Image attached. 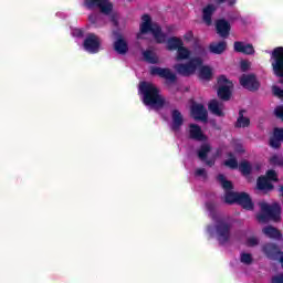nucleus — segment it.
I'll list each match as a JSON object with an SVG mask.
<instances>
[{"label":"nucleus","instance_id":"f257e3e1","mask_svg":"<svg viewBox=\"0 0 283 283\" xmlns=\"http://www.w3.org/2000/svg\"><path fill=\"white\" fill-rule=\"evenodd\" d=\"M168 50H177L176 61H187V63H178L174 65V70L181 76H193L196 70L202 65L207 56V50L202 45H197L192 50L185 46V42L180 38H170L167 41Z\"/></svg>","mask_w":283,"mask_h":283},{"label":"nucleus","instance_id":"f03ea898","mask_svg":"<svg viewBox=\"0 0 283 283\" xmlns=\"http://www.w3.org/2000/svg\"><path fill=\"white\" fill-rule=\"evenodd\" d=\"M218 180L221 184L222 188L226 189V202L228 205H233V202H238L243 209L251 211L253 209V201H251V197H249L245 192H232L231 181H227V178L223 175L218 176Z\"/></svg>","mask_w":283,"mask_h":283},{"label":"nucleus","instance_id":"7ed1b4c3","mask_svg":"<svg viewBox=\"0 0 283 283\" xmlns=\"http://www.w3.org/2000/svg\"><path fill=\"white\" fill-rule=\"evenodd\" d=\"M139 92L143 94V103L153 107V109H160L165 105V97L160 95V90L150 82H142L139 84Z\"/></svg>","mask_w":283,"mask_h":283},{"label":"nucleus","instance_id":"20e7f679","mask_svg":"<svg viewBox=\"0 0 283 283\" xmlns=\"http://www.w3.org/2000/svg\"><path fill=\"white\" fill-rule=\"evenodd\" d=\"M148 32H151L157 43H165V41H167V35L160 32V27L157 23L151 22V17L145 14L142 17L137 39H143V34H147Z\"/></svg>","mask_w":283,"mask_h":283},{"label":"nucleus","instance_id":"39448f33","mask_svg":"<svg viewBox=\"0 0 283 283\" xmlns=\"http://www.w3.org/2000/svg\"><path fill=\"white\" fill-rule=\"evenodd\" d=\"M210 217L212 218L213 222L217 224V238L221 244H224L226 242H229V239L231 238V226L229 224V221L221 217L220 213L217 212H210Z\"/></svg>","mask_w":283,"mask_h":283},{"label":"nucleus","instance_id":"423d86ee","mask_svg":"<svg viewBox=\"0 0 283 283\" xmlns=\"http://www.w3.org/2000/svg\"><path fill=\"white\" fill-rule=\"evenodd\" d=\"M259 207L261 209V213L258 216L259 222H269V220L277 222L280 220L281 208L279 203L269 205L261 201Z\"/></svg>","mask_w":283,"mask_h":283},{"label":"nucleus","instance_id":"0eeeda50","mask_svg":"<svg viewBox=\"0 0 283 283\" xmlns=\"http://www.w3.org/2000/svg\"><path fill=\"white\" fill-rule=\"evenodd\" d=\"M84 6H86L88 10L98 8L102 14H106L107 17L114 14V4L109 0H85Z\"/></svg>","mask_w":283,"mask_h":283},{"label":"nucleus","instance_id":"6e6552de","mask_svg":"<svg viewBox=\"0 0 283 283\" xmlns=\"http://www.w3.org/2000/svg\"><path fill=\"white\" fill-rule=\"evenodd\" d=\"M218 96L221 101H229L231 98V91L233 90V82L229 81L227 76L221 75L218 78Z\"/></svg>","mask_w":283,"mask_h":283},{"label":"nucleus","instance_id":"1a4fd4ad","mask_svg":"<svg viewBox=\"0 0 283 283\" xmlns=\"http://www.w3.org/2000/svg\"><path fill=\"white\" fill-rule=\"evenodd\" d=\"M277 182V172L275 170H268L266 177H260L258 179V189L261 191H271L273 189V184Z\"/></svg>","mask_w":283,"mask_h":283},{"label":"nucleus","instance_id":"9d476101","mask_svg":"<svg viewBox=\"0 0 283 283\" xmlns=\"http://www.w3.org/2000/svg\"><path fill=\"white\" fill-rule=\"evenodd\" d=\"M84 50L91 54H96L101 50V39L94 34H90L84 41Z\"/></svg>","mask_w":283,"mask_h":283},{"label":"nucleus","instance_id":"9b49d317","mask_svg":"<svg viewBox=\"0 0 283 283\" xmlns=\"http://www.w3.org/2000/svg\"><path fill=\"white\" fill-rule=\"evenodd\" d=\"M240 84L245 90H249L250 92H255V90L260 88V82L255 78V75H242L240 77Z\"/></svg>","mask_w":283,"mask_h":283},{"label":"nucleus","instance_id":"f8f14e48","mask_svg":"<svg viewBox=\"0 0 283 283\" xmlns=\"http://www.w3.org/2000/svg\"><path fill=\"white\" fill-rule=\"evenodd\" d=\"M150 74H153V76H160V78H166L168 83H176V74H174V72H171L169 69L156 66L150 70Z\"/></svg>","mask_w":283,"mask_h":283},{"label":"nucleus","instance_id":"ddd939ff","mask_svg":"<svg viewBox=\"0 0 283 283\" xmlns=\"http://www.w3.org/2000/svg\"><path fill=\"white\" fill-rule=\"evenodd\" d=\"M191 116L195 120H207V108L202 104H192Z\"/></svg>","mask_w":283,"mask_h":283},{"label":"nucleus","instance_id":"4468645a","mask_svg":"<svg viewBox=\"0 0 283 283\" xmlns=\"http://www.w3.org/2000/svg\"><path fill=\"white\" fill-rule=\"evenodd\" d=\"M208 107L209 111L216 116H224V104L218 99L210 101Z\"/></svg>","mask_w":283,"mask_h":283},{"label":"nucleus","instance_id":"2eb2a0df","mask_svg":"<svg viewBox=\"0 0 283 283\" xmlns=\"http://www.w3.org/2000/svg\"><path fill=\"white\" fill-rule=\"evenodd\" d=\"M283 143V128H275L273 136L270 139V145L274 148L277 149L280 145Z\"/></svg>","mask_w":283,"mask_h":283},{"label":"nucleus","instance_id":"dca6fc26","mask_svg":"<svg viewBox=\"0 0 283 283\" xmlns=\"http://www.w3.org/2000/svg\"><path fill=\"white\" fill-rule=\"evenodd\" d=\"M189 134L190 138H193L195 140H207V136L202 134V128L196 124L190 125Z\"/></svg>","mask_w":283,"mask_h":283},{"label":"nucleus","instance_id":"f3484780","mask_svg":"<svg viewBox=\"0 0 283 283\" xmlns=\"http://www.w3.org/2000/svg\"><path fill=\"white\" fill-rule=\"evenodd\" d=\"M234 51L241 52L242 54H254L255 52L253 45L247 44L244 42H234Z\"/></svg>","mask_w":283,"mask_h":283},{"label":"nucleus","instance_id":"a211bd4d","mask_svg":"<svg viewBox=\"0 0 283 283\" xmlns=\"http://www.w3.org/2000/svg\"><path fill=\"white\" fill-rule=\"evenodd\" d=\"M182 114L179 111H172V124H171V129L174 132H178L180 127H182L184 123Z\"/></svg>","mask_w":283,"mask_h":283},{"label":"nucleus","instance_id":"6ab92c4d","mask_svg":"<svg viewBox=\"0 0 283 283\" xmlns=\"http://www.w3.org/2000/svg\"><path fill=\"white\" fill-rule=\"evenodd\" d=\"M229 30H231V25L226 20L217 21V32L221 36H229Z\"/></svg>","mask_w":283,"mask_h":283},{"label":"nucleus","instance_id":"aec40b11","mask_svg":"<svg viewBox=\"0 0 283 283\" xmlns=\"http://www.w3.org/2000/svg\"><path fill=\"white\" fill-rule=\"evenodd\" d=\"M197 70H199V78H201L202 81H209V78H211V76H213V71L211 70V67L202 66V62L196 69V72H197Z\"/></svg>","mask_w":283,"mask_h":283},{"label":"nucleus","instance_id":"412c9836","mask_svg":"<svg viewBox=\"0 0 283 283\" xmlns=\"http://www.w3.org/2000/svg\"><path fill=\"white\" fill-rule=\"evenodd\" d=\"M114 49L115 51H117L118 54H126L127 50H129L127 46V42L125 41V39H123V36H119L117 41H115Z\"/></svg>","mask_w":283,"mask_h":283},{"label":"nucleus","instance_id":"4be33fe9","mask_svg":"<svg viewBox=\"0 0 283 283\" xmlns=\"http://www.w3.org/2000/svg\"><path fill=\"white\" fill-rule=\"evenodd\" d=\"M227 50V42H214L210 44V52L212 54H222Z\"/></svg>","mask_w":283,"mask_h":283},{"label":"nucleus","instance_id":"5701e85b","mask_svg":"<svg viewBox=\"0 0 283 283\" xmlns=\"http://www.w3.org/2000/svg\"><path fill=\"white\" fill-rule=\"evenodd\" d=\"M214 10L216 7L213 4H209L203 9V21L206 25H211V17Z\"/></svg>","mask_w":283,"mask_h":283},{"label":"nucleus","instance_id":"b1692460","mask_svg":"<svg viewBox=\"0 0 283 283\" xmlns=\"http://www.w3.org/2000/svg\"><path fill=\"white\" fill-rule=\"evenodd\" d=\"M211 154V145L209 144H203L198 150V157L200 160H207V156Z\"/></svg>","mask_w":283,"mask_h":283},{"label":"nucleus","instance_id":"393cba45","mask_svg":"<svg viewBox=\"0 0 283 283\" xmlns=\"http://www.w3.org/2000/svg\"><path fill=\"white\" fill-rule=\"evenodd\" d=\"M263 233L268 238H272L275 240H277V238H281V235H282V234H280V231H277V229H275L271 226L263 228Z\"/></svg>","mask_w":283,"mask_h":283},{"label":"nucleus","instance_id":"a878e982","mask_svg":"<svg viewBox=\"0 0 283 283\" xmlns=\"http://www.w3.org/2000/svg\"><path fill=\"white\" fill-rule=\"evenodd\" d=\"M143 55L147 63H158V55H156V53H154L153 51H145Z\"/></svg>","mask_w":283,"mask_h":283},{"label":"nucleus","instance_id":"bb28decb","mask_svg":"<svg viewBox=\"0 0 283 283\" xmlns=\"http://www.w3.org/2000/svg\"><path fill=\"white\" fill-rule=\"evenodd\" d=\"M239 171H241V174H243V176H249V174H251V164L247 160H243L239 165Z\"/></svg>","mask_w":283,"mask_h":283},{"label":"nucleus","instance_id":"cd10ccee","mask_svg":"<svg viewBox=\"0 0 283 283\" xmlns=\"http://www.w3.org/2000/svg\"><path fill=\"white\" fill-rule=\"evenodd\" d=\"M270 165L274 167H283V156L282 155H274L270 158Z\"/></svg>","mask_w":283,"mask_h":283},{"label":"nucleus","instance_id":"c85d7f7f","mask_svg":"<svg viewBox=\"0 0 283 283\" xmlns=\"http://www.w3.org/2000/svg\"><path fill=\"white\" fill-rule=\"evenodd\" d=\"M249 125H251L249 117H244V115L240 114L237 120V127H249Z\"/></svg>","mask_w":283,"mask_h":283},{"label":"nucleus","instance_id":"c756f323","mask_svg":"<svg viewBox=\"0 0 283 283\" xmlns=\"http://www.w3.org/2000/svg\"><path fill=\"white\" fill-rule=\"evenodd\" d=\"M230 158L224 161L226 167H229L230 169H238V160L233 155H229Z\"/></svg>","mask_w":283,"mask_h":283},{"label":"nucleus","instance_id":"7c9ffc66","mask_svg":"<svg viewBox=\"0 0 283 283\" xmlns=\"http://www.w3.org/2000/svg\"><path fill=\"white\" fill-rule=\"evenodd\" d=\"M240 260L242 264H252L253 256L250 253H241Z\"/></svg>","mask_w":283,"mask_h":283},{"label":"nucleus","instance_id":"2f4dec72","mask_svg":"<svg viewBox=\"0 0 283 283\" xmlns=\"http://www.w3.org/2000/svg\"><path fill=\"white\" fill-rule=\"evenodd\" d=\"M247 247H258L260 244V240L256 237H249L245 242Z\"/></svg>","mask_w":283,"mask_h":283},{"label":"nucleus","instance_id":"473e14b6","mask_svg":"<svg viewBox=\"0 0 283 283\" xmlns=\"http://www.w3.org/2000/svg\"><path fill=\"white\" fill-rule=\"evenodd\" d=\"M196 176L198 178H207V170L199 168L196 170Z\"/></svg>","mask_w":283,"mask_h":283},{"label":"nucleus","instance_id":"72a5a7b5","mask_svg":"<svg viewBox=\"0 0 283 283\" xmlns=\"http://www.w3.org/2000/svg\"><path fill=\"white\" fill-rule=\"evenodd\" d=\"M275 116L283 120V106H279L275 108Z\"/></svg>","mask_w":283,"mask_h":283},{"label":"nucleus","instance_id":"f704fd0d","mask_svg":"<svg viewBox=\"0 0 283 283\" xmlns=\"http://www.w3.org/2000/svg\"><path fill=\"white\" fill-rule=\"evenodd\" d=\"M249 67H251V62H249V61H241V70H242V72H247V70H249Z\"/></svg>","mask_w":283,"mask_h":283},{"label":"nucleus","instance_id":"c9c22d12","mask_svg":"<svg viewBox=\"0 0 283 283\" xmlns=\"http://www.w3.org/2000/svg\"><path fill=\"white\" fill-rule=\"evenodd\" d=\"M234 151H237V154H242L244 153V146H242V144H237L234 146Z\"/></svg>","mask_w":283,"mask_h":283},{"label":"nucleus","instance_id":"e433bc0d","mask_svg":"<svg viewBox=\"0 0 283 283\" xmlns=\"http://www.w3.org/2000/svg\"><path fill=\"white\" fill-rule=\"evenodd\" d=\"M273 283H283V274H279L272 277Z\"/></svg>","mask_w":283,"mask_h":283},{"label":"nucleus","instance_id":"4c0bfd02","mask_svg":"<svg viewBox=\"0 0 283 283\" xmlns=\"http://www.w3.org/2000/svg\"><path fill=\"white\" fill-rule=\"evenodd\" d=\"M185 41H191V39H193V32L188 31L185 35H184Z\"/></svg>","mask_w":283,"mask_h":283},{"label":"nucleus","instance_id":"58836bf2","mask_svg":"<svg viewBox=\"0 0 283 283\" xmlns=\"http://www.w3.org/2000/svg\"><path fill=\"white\" fill-rule=\"evenodd\" d=\"M73 36H83V31H81V29H75L73 31Z\"/></svg>","mask_w":283,"mask_h":283},{"label":"nucleus","instance_id":"ea45409f","mask_svg":"<svg viewBox=\"0 0 283 283\" xmlns=\"http://www.w3.org/2000/svg\"><path fill=\"white\" fill-rule=\"evenodd\" d=\"M88 19H90V22H91V23H96L98 17H97L96 14H92V15H90Z\"/></svg>","mask_w":283,"mask_h":283},{"label":"nucleus","instance_id":"a19ab883","mask_svg":"<svg viewBox=\"0 0 283 283\" xmlns=\"http://www.w3.org/2000/svg\"><path fill=\"white\" fill-rule=\"evenodd\" d=\"M229 6H235V0H229Z\"/></svg>","mask_w":283,"mask_h":283},{"label":"nucleus","instance_id":"79ce46f5","mask_svg":"<svg viewBox=\"0 0 283 283\" xmlns=\"http://www.w3.org/2000/svg\"><path fill=\"white\" fill-rule=\"evenodd\" d=\"M218 3H224L227 0H216Z\"/></svg>","mask_w":283,"mask_h":283},{"label":"nucleus","instance_id":"37998d69","mask_svg":"<svg viewBox=\"0 0 283 283\" xmlns=\"http://www.w3.org/2000/svg\"><path fill=\"white\" fill-rule=\"evenodd\" d=\"M207 165L211 167L213 165V161H207Z\"/></svg>","mask_w":283,"mask_h":283},{"label":"nucleus","instance_id":"c03bdc74","mask_svg":"<svg viewBox=\"0 0 283 283\" xmlns=\"http://www.w3.org/2000/svg\"><path fill=\"white\" fill-rule=\"evenodd\" d=\"M208 231L211 233V228H209Z\"/></svg>","mask_w":283,"mask_h":283}]
</instances>
